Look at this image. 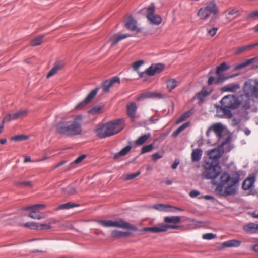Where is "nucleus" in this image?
Segmentation results:
<instances>
[{"label": "nucleus", "mask_w": 258, "mask_h": 258, "mask_svg": "<svg viewBox=\"0 0 258 258\" xmlns=\"http://www.w3.org/2000/svg\"><path fill=\"white\" fill-rule=\"evenodd\" d=\"M241 241L236 239L227 240V247H237L240 245Z\"/></svg>", "instance_id": "obj_40"}, {"label": "nucleus", "mask_w": 258, "mask_h": 258, "mask_svg": "<svg viewBox=\"0 0 258 258\" xmlns=\"http://www.w3.org/2000/svg\"><path fill=\"white\" fill-rule=\"evenodd\" d=\"M160 96V94H156L153 92H145L141 94L137 98V100H141L145 98H153L157 96Z\"/></svg>", "instance_id": "obj_32"}, {"label": "nucleus", "mask_w": 258, "mask_h": 258, "mask_svg": "<svg viewBox=\"0 0 258 258\" xmlns=\"http://www.w3.org/2000/svg\"><path fill=\"white\" fill-rule=\"evenodd\" d=\"M120 79L119 77L115 76L111 78L109 80L104 81L101 85V87L105 92H107L109 90V88L114 85L115 83L120 84Z\"/></svg>", "instance_id": "obj_17"}, {"label": "nucleus", "mask_w": 258, "mask_h": 258, "mask_svg": "<svg viewBox=\"0 0 258 258\" xmlns=\"http://www.w3.org/2000/svg\"><path fill=\"white\" fill-rule=\"evenodd\" d=\"M247 46L248 49H252L255 47L258 46V42L254 44L247 45Z\"/></svg>", "instance_id": "obj_64"}, {"label": "nucleus", "mask_w": 258, "mask_h": 258, "mask_svg": "<svg viewBox=\"0 0 258 258\" xmlns=\"http://www.w3.org/2000/svg\"><path fill=\"white\" fill-rule=\"evenodd\" d=\"M51 228V226L49 224H42L38 225L37 230L49 229Z\"/></svg>", "instance_id": "obj_54"}, {"label": "nucleus", "mask_w": 258, "mask_h": 258, "mask_svg": "<svg viewBox=\"0 0 258 258\" xmlns=\"http://www.w3.org/2000/svg\"><path fill=\"white\" fill-rule=\"evenodd\" d=\"M46 207L44 204H36L32 206L31 212L32 213H36L39 212V210L43 209Z\"/></svg>", "instance_id": "obj_43"}, {"label": "nucleus", "mask_w": 258, "mask_h": 258, "mask_svg": "<svg viewBox=\"0 0 258 258\" xmlns=\"http://www.w3.org/2000/svg\"><path fill=\"white\" fill-rule=\"evenodd\" d=\"M28 137L27 136L21 135H17L13 137L12 138V140L15 141H21L27 139Z\"/></svg>", "instance_id": "obj_49"}, {"label": "nucleus", "mask_w": 258, "mask_h": 258, "mask_svg": "<svg viewBox=\"0 0 258 258\" xmlns=\"http://www.w3.org/2000/svg\"><path fill=\"white\" fill-rule=\"evenodd\" d=\"M83 116L77 115L73 121L59 122L56 125L57 131L60 134L72 137L80 135L82 132Z\"/></svg>", "instance_id": "obj_2"}, {"label": "nucleus", "mask_w": 258, "mask_h": 258, "mask_svg": "<svg viewBox=\"0 0 258 258\" xmlns=\"http://www.w3.org/2000/svg\"><path fill=\"white\" fill-rule=\"evenodd\" d=\"M44 38L43 35L36 37L31 41L30 44L32 46H36L42 44Z\"/></svg>", "instance_id": "obj_39"}, {"label": "nucleus", "mask_w": 258, "mask_h": 258, "mask_svg": "<svg viewBox=\"0 0 258 258\" xmlns=\"http://www.w3.org/2000/svg\"><path fill=\"white\" fill-rule=\"evenodd\" d=\"M29 217L32 219H41L42 218V216L39 214H35V213H30L28 215Z\"/></svg>", "instance_id": "obj_58"}, {"label": "nucleus", "mask_w": 258, "mask_h": 258, "mask_svg": "<svg viewBox=\"0 0 258 258\" xmlns=\"http://www.w3.org/2000/svg\"><path fill=\"white\" fill-rule=\"evenodd\" d=\"M98 91V88H96L92 90L87 95L86 98L82 101L78 103L75 108L76 109H81L86 105L91 102L93 98L95 96Z\"/></svg>", "instance_id": "obj_16"}, {"label": "nucleus", "mask_w": 258, "mask_h": 258, "mask_svg": "<svg viewBox=\"0 0 258 258\" xmlns=\"http://www.w3.org/2000/svg\"><path fill=\"white\" fill-rule=\"evenodd\" d=\"M224 130V126L220 123H214L211 126L206 132L207 136H209L211 132L213 131L218 138L220 139L222 136V132Z\"/></svg>", "instance_id": "obj_15"}, {"label": "nucleus", "mask_w": 258, "mask_h": 258, "mask_svg": "<svg viewBox=\"0 0 258 258\" xmlns=\"http://www.w3.org/2000/svg\"><path fill=\"white\" fill-rule=\"evenodd\" d=\"M64 66V62L62 60L56 61L54 64L53 67L51 69L47 75V78H49L54 75L58 71L61 69Z\"/></svg>", "instance_id": "obj_20"}, {"label": "nucleus", "mask_w": 258, "mask_h": 258, "mask_svg": "<svg viewBox=\"0 0 258 258\" xmlns=\"http://www.w3.org/2000/svg\"><path fill=\"white\" fill-rule=\"evenodd\" d=\"M144 61L138 60L133 63V68L134 71H138V69L144 63Z\"/></svg>", "instance_id": "obj_50"}, {"label": "nucleus", "mask_w": 258, "mask_h": 258, "mask_svg": "<svg viewBox=\"0 0 258 258\" xmlns=\"http://www.w3.org/2000/svg\"><path fill=\"white\" fill-rule=\"evenodd\" d=\"M153 208L156 210H157L160 211H173L172 210H170L169 208H173L174 209H177L180 211L182 210L180 208H177L175 207H173L168 205L163 204H158L154 205L153 206Z\"/></svg>", "instance_id": "obj_24"}, {"label": "nucleus", "mask_w": 258, "mask_h": 258, "mask_svg": "<svg viewBox=\"0 0 258 258\" xmlns=\"http://www.w3.org/2000/svg\"><path fill=\"white\" fill-rule=\"evenodd\" d=\"M150 133L143 135L139 137L135 142L136 145L141 146L145 143L147 141L151 138Z\"/></svg>", "instance_id": "obj_31"}, {"label": "nucleus", "mask_w": 258, "mask_h": 258, "mask_svg": "<svg viewBox=\"0 0 258 258\" xmlns=\"http://www.w3.org/2000/svg\"><path fill=\"white\" fill-rule=\"evenodd\" d=\"M132 149L131 146H127L120 150L118 153L114 154L113 158L116 159L119 158L121 156L125 155Z\"/></svg>", "instance_id": "obj_37"}, {"label": "nucleus", "mask_w": 258, "mask_h": 258, "mask_svg": "<svg viewBox=\"0 0 258 258\" xmlns=\"http://www.w3.org/2000/svg\"><path fill=\"white\" fill-rule=\"evenodd\" d=\"M240 88L238 84H229L227 85V92H235L236 90Z\"/></svg>", "instance_id": "obj_42"}, {"label": "nucleus", "mask_w": 258, "mask_h": 258, "mask_svg": "<svg viewBox=\"0 0 258 258\" xmlns=\"http://www.w3.org/2000/svg\"><path fill=\"white\" fill-rule=\"evenodd\" d=\"M189 125H190L189 122H186L183 123L182 125H181L180 127H179L175 131H174L173 133L172 136L174 137L177 136L181 132H182L185 128H186L187 127H188L189 126Z\"/></svg>", "instance_id": "obj_41"}, {"label": "nucleus", "mask_w": 258, "mask_h": 258, "mask_svg": "<svg viewBox=\"0 0 258 258\" xmlns=\"http://www.w3.org/2000/svg\"><path fill=\"white\" fill-rule=\"evenodd\" d=\"M245 97L247 98H258V79H252L246 82L243 88Z\"/></svg>", "instance_id": "obj_9"}, {"label": "nucleus", "mask_w": 258, "mask_h": 258, "mask_svg": "<svg viewBox=\"0 0 258 258\" xmlns=\"http://www.w3.org/2000/svg\"><path fill=\"white\" fill-rule=\"evenodd\" d=\"M216 237V235L213 233H205L203 235L202 238L204 239L211 240L214 239Z\"/></svg>", "instance_id": "obj_53"}, {"label": "nucleus", "mask_w": 258, "mask_h": 258, "mask_svg": "<svg viewBox=\"0 0 258 258\" xmlns=\"http://www.w3.org/2000/svg\"><path fill=\"white\" fill-rule=\"evenodd\" d=\"M100 110L101 109L99 107H94L90 110L89 113L92 114L99 113L100 112Z\"/></svg>", "instance_id": "obj_59"}, {"label": "nucleus", "mask_w": 258, "mask_h": 258, "mask_svg": "<svg viewBox=\"0 0 258 258\" xmlns=\"http://www.w3.org/2000/svg\"><path fill=\"white\" fill-rule=\"evenodd\" d=\"M11 120H13L12 118V114H9L4 118V119L2 121V122L4 123L5 122L10 121Z\"/></svg>", "instance_id": "obj_60"}, {"label": "nucleus", "mask_w": 258, "mask_h": 258, "mask_svg": "<svg viewBox=\"0 0 258 258\" xmlns=\"http://www.w3.org/2000/svg\"><path fill=\"white\" fill-rule=\"evenodd\" d=\"M28 110L27 109L20 110L17 112L12 114L13 119H17L18 118H23L26 116L28 114Z\"/></svg>", "instance_id": "obj_36"}, {"label": "nucleus", "mask_w": 258, "mask_h": 258, "mask_svg": "<svg viewBox=\"0 0 258 258\" xmlns=\"http://www.w3.org/2000/svg\"><path fill=\"white\" fill-rule=\"evenodd\" d=\"M38 225V224L37 223L31 222H27L24 224V226L26 227H28L32 229H37Z\"/></svg>", "instance_id": "obj_48"}, {"label": "nucleus", "mask_w": 258, "mask_h": 258, "mask_svg": "<svg viewBox=\"0 0 258 258\" xmlns=\"http://www.w3.org/2000/svg\"><path fill=\"white\" fill-rule=\"evenodd\" d=\"M227 100L228 103H227V118H231L232 114L230 109H235L238 108L241 105L242 107L245 111V113H248L249 110H251V101L250 98L247 99L244 102V103L239 100V96L234 95H227Z\"/></svg>", "instance_id": "obj_4"}, {"label": "nucleus", "mask_w": 258, "mask_h": 258, "mask_svg": "<svg viewBox=\"0 0 258 258\" xmlns=\"http://www.w3.org/2000/svg\"><path fill=\"white\" fill-rule=\"evenodd\" d=\"M194 113L193 110H189L183 114H182L178 119L176 120V123L178 124L184 120H185L187 118L189 117Z\"/></svg>", "instance_id": "obj_38"}, {"label": "nucleus", "mask_w": 258, "mask_h": 258, "mask_svg": "<svg viewBox=\"0 0 258 258\" xmlns=\"http://www.w3.org/2000/svg\"><path fill=\"white\" fill-rule=\"evenodd\" d=\"M243 173L242 170H237L233 162L227 164V183L239 186V182L242 179L241 176H244V174L243 175Z\"/></svg>", "instance_id": "obj_6"}, {"label": "nucleus", "mask_w": 258, "mask_h": 258, "mask_svg": "<svg viewBox=\"0 0 258 258\" xmlns=\"http://www.w3.org/2000/svg\"><path fill=\"white\" fill-rule=\"evenodd\" d=\"M155 7L151 6L147 8V18L153 24L159 25L162 22V18L158 15L154 14Z\"/></svg>", "instance_id": "obj_11"}, {"label": "nucleus", "mask_w": 258, "mask_h": 258, "mask_svg": "<svg viewBox=\"0 0 258 258\" xmlns=\"http://www.w3.org/2000/svg\"><path fill=\"white\" fill-rule=\"evenodd\" d=\"M125 27L132 31L137 32L141 31V29L137 27V21L131 15H127L124 20Z\"/></svg>", "instance_id": "obj_14"}, {"label": "nucleus", "mask_w": 258, "mask_h": 258, "mask_svg": "<svg viewBox=\"0 0 258 258\" xmlns=\"http://www.w3.org/2000/svg\"><path fill=\"white\" fill-rule=\"evenodd\" d=\"M131 234L130 232H124L118 230H113L111 232V236L114 239H119L129 236Z\"/></svg>", "instance_id": "obj_22"}, {"label": "nucleus", "mask_w": 258, "mask_h": 258, "mask_svg": "<svg viewBox=\"0 0 258 258\" xmlns=\"http://www.w3.org/2000/svg\"><path fill=\"white\" fill-rule=\"evenodd\" d=\"M17 185L19 186H30L31 187L32 186V184L31 182L30 181H25L17 183Z\"/></svg>", "instance_id": "obj_55"}, {"label": "nucleus", "mask_w": 258, "mask_h": 258, "mask_svg": "<svg viewBox=\"0 0 258 258\" xmlns=\"http://www.w3.org/2000/svg\"><path fill=\"white\" fill-rule=\"evenodd\" d=\"M227 153L230 152L234 148V145L232 142L235 140L236 138L233 139V135L227 129Z\"/></svg>", "instance_id": "obj_25"}, {"label": "nucleus", "mask_w": 258, "mask_h": 258, "mask_svg": "<svg viewBox=\"0 0 258 258\" xmlns=\"http://www.w3.org/2000/svg\"><path fill=\"white\" fill-rule=\"evenodd\" d=\"M254 58H251L249 59H246L244 61L237 64L233 67V69L234 70H238L241 68H243L246 66H247L251 63H252L254 61Z\"/></svg>", "instance_id": "obj_35"}, {"label": "nucleus", "mask_w": 258, "mask_h": 258, "mask_svg": "<svg viewBox=\"0 0 258 258\" xmlns=\"http://www.w3.org/2000/svg\"><path fill=\"white\" fill-rule=\"evenodd\" d=\"M76 206H77L76 204L71 202H68L67 203L60 205L57 208V209H68Z\"/></svg>", "instance_id": "obj_45"}, {"label": "nucleus", "mask_w": 258, "mask_h": 258, "mask_svg": "<svg viewBox=\"0 0 258 258\" xmlns=\"http://www.w3.org/2000/svg\"><path fill=\"white\" fill-rule=\"evenodd\" d=\"M180 227L179 226L175 225L165 224L160 223L152 227H144L141 231L145 232H151L154 233L165 232L169 229H177Z\"/></svg>", "instance_id": "obj_10"}, {"label": "nucleus", "mask_w": 258, "mask_h": 258, "mask_svg": "<svg viewBox=\"0 0 258 258\" xmlns=\"http://www.w3.org/2000/svg\"><path fill=\"white\" fill-rule=\"evenodd\" d=\"M123 127V120L118 119L98 125L95 132L98 137L105 138L118 133Z\"/></svg>", "instance_id": "obj_3"}, {"label": "nucleus", "mask_w": 258, "mask_h": 258, "mask_svg": "<svg viewBox=\"0 0 258 258\" xmlns=\"http://www.w3.org/2000/svg\"><path fill=\"white\" fill-rule=\"evenodd\" d=\"M239 186L233 185L232 183H227V196L235 195L238 190Z\"/></svg>", "instance_id": "obj_33"}, {"label": "nucleus", "mask_w": 258, "mask_h": 258, "mask_svg": "<svg viewBox=\"0 0 258 258\" xmlns=\"http://www.w3.org/2000/svg\"><path fill=\"white\" fill-rule=\"evenodd\" d=\"M218 12L216 4L212 2L209 5L200 8L197 13V15L202 20L207 19L211 15H213L212 17H215L216 19V15H217Z\"/></svg>", "instance_id": "obj_7"}, {"label": "nucleus", "mask_w": 258, "mask_h": 258, "mask_svg": "<svg viewBox=\"0 0 258 258\" xmlns=\"http://www.w3.org/2000/svg\"><path fill=\"white\" fill-rule=\"evenodd\" d=\"M130 36L131 35L129 34H119L112 36L110 39V41L111 42V46H115L119 41Z\"/></svg>", "instance_id": "obj_23"}, {"label": "nucleus", "mask_w": 258, "mask_h": 258, "mask_svg": "<svg viewBox=\"0 0 258 258\" xmlns=\"http://www.w3.org/2000/svg\"><path fill=\"white\" fill-rule=\"evenodd\" d=\"M141 174V172L140 171H138L135 173L134 174H127L123 175V178L125 180H128L132 179H134L139 175H140Z\"/></svg>", "instance_id": "obj_46"}, {"label": "nucleus", "mask_w": 258, "mask_h": 258, "mask_svg": "<svg viewBox=\"0 0 258 258\" xmlns=\"http://www.w3.org/2000/svg\"><path fill=\"white\" fill-rule=\"evenodd\" d=\"M255 181V177L254 175H251L246 178L242 182V188L243 190L250 189L254 185Z\"/></svg>", "instance_id": "obj_19"}, {"label": "nucleus", "mask_w": 258, "mask_h": 258, "mask_svg": "<svg viewBox=\"0 0 258 258\" xmlns=\"http://www.w3.org/2000/svg\"><path fill=\"white\" fill-rule=\"evenodd\" d=\"M228 14L230 15H235V17H237L240 15L239 10L236 9H232L229 11Z\"/></svg>", "instance_id": "obj_56"}, {"label": "nucleus", "mask_w": 258, "mask_h": 258, "mask_svg": "<svg viewBox=\"0 0 258 258\" xmlns=\"http://www.w3.org/2000/svg\"><path fill=\"white\" fill-rule=\"evenodd\" d=\"M248 49L247 46L244 45L237 48L234 51L235 54H238Z\"/></svg>", "instance_id": "obj_52"}, {"label": "nucleus", "mask_w": 258, "mask_h": 258, "mask_svg": "<svg viewBox=\"0 0 258 258\" xmlns=\"http://www.w3.org/2000/svg\"><path fill=\"white\" fill-rule=\"evenodd\" d=\"M66 161L63 160L58 164H57L55 166H54L53 169H56L60 166H61L62 165H64L66 163Z\"/></svg>", "instance_id": "obj_63"}, {"label": "nucleus", "mask_w": 258, "mask_h": 258, "mask_svg": "<svg viewBox=\"0 0 258 258\" xmlns=\"http://www.w3.org/2000/svg\"><path fill=\"white\" fill-rule=\"evenodd\" d=\"M215 19V17H211L209 23L206 25L208 33H209L212 37L215 35L217 31V28L216 27H212L211 28V26L212 25V23L214 21Z\"/></svg>", "instance_id": "obj_28"}, {"label": "nucleus", "mask_w": 258, "mask_h": 258, "mask_svg": "<svg viewBox=\"0 0 258 258\" xmlns=\"http://www.w3.org/2000/svg\"><path fill=\"white\" fill-rule=\"evenodd\" d=\"M226 80V62H223L220 66L217 67L216 72V77L211 76L208 80V85L213 83L221 84Z\"/></svg>", "instance_id": "obj_8"}, {"label": "nucleus", "mask_w": 258, "mask_h": 258, "mask_svg": "<svg viewBox=\"0 0 258 258\" xmlns=\"http://www.w3.org/2000/svg\"><path fill=\"white\" fill-rule=\"evenodd\" d=\"M254 17H258V10H256L249 13L247 14L246 18L247 19H250Z\"/></svg>", "instance_id": "obj_57"}, {"label": "nucleus", "mask_w": 258, "mask_h": 258, "mask_svg": "<svg viewBox=\"0 0 258 258\" xmlns=\"http://www.w3.org/2000/svg\"><path fill=\"white\" fill-rule=\"evenodd\" d=\"M211 91H208L204 89L202 90L200 92H198L197 95V98L199 101V102L202 103L205 98L210 93Z\"/></svg>", "instance_id": "obj_34"}, {"label": "nucleus", "mask_w": 258, "mask_h": 258, "mask_svg": "<svg viewBox=\"0 0 258 258\" xmlns=\"http://www.w3.org/2000/svg\"><path fill=\"white\" fill-rule=\"evenodd\" d=\"M181 221L180 216H167L164 218V221L167 224L173 223L172 225H177V224Z\"/></svg>", "instance_id": "obj_29"}, {"label": "nucleus", "mask_w": 258, "mask_h": 258, "mask_svg": "<svg viewBox=\"0 0 258 258\" xmlns=\"http://www.w3.org/2000/svg\"><path fill=\"white\" fill-rule=\"evenodd\" d=\"M164 68V66L161 63L153 64L146 70L147 75L152 76L161 72Z\"/></svg>", "instance_id": "obj_18"}, {"label": "nucleus", "mask_w": 258, "mask_h": 258, "mask_svg": "<svg viewBox=\"0 0 258 258\" xmlns=\"http://www.w3.org/2000/svg\"><path fill=\"white\" fill-rule=\"evenodd\" d=\"M97 223L104 227H117L122 229H127L134 231H137L138 228L121 218H118L114 220H99Z\"/></svg>", "instance_id": "obj_5"}, {"label": "nucleus", "mask_w": 258, "mask_h": 258, "mask_svg": "<svg viewBox=\"0 0 258 258\" xmlns=\"http://www.w3.org/2000/svg\"><path fill=\"white\" fill-rule=\"evenodd\" d=\"M179 84V82L175 79L171 78L166 81L167 88L169 91H171L178 86Z\"/></svg>", "instance_id": "obj_30"}, {"label": "nucleus", "mask_w": 258, "mask_h": 258, "mask_svg": "<svg viewBox=\"0 0 258 258\" xmlns=\"http://www.w3.org/2000/svg\"><path fill=\"white\" fill-rule=\"evenodd\" d=\"M199 195H200V192L196 190H191L189 193L190 196L192 198H195Z\"/></svg>", "instance_id": "obj_62"}, {"label": "nucleus", "mask_w": 258, "mask_h": 258, "mask_svg": "<svg viewBox=\"0 0 258 258\" xmlns=\"http://www.w3.org/2000/svg\"><path fill=\"white\" fill-rule=\"evenodd\" d=\"M216 109V116L219 118L226 117V96H224L218 104L214 105Z\"/></svg>", "instance_id": "obj_13"}, {"label": "nucleus", "mask_w": 258, "mask_h": 258, "mask_svg": "<svg viewBox=\"0 0 258 258\" xmlns=\"http://www.w3.org/2000/svg\"><path fill=\"white\" fill-rule=\"evenodd\" d=\"M202 153V150L200 148L193 150L191 154L192 161L194 162L199 161L201 159Z\"/></svg>", "instance_id": "obj_26"}, {"label": "nucleus", "mask_w": 258, "mask_h": 258, "mask_svg": "<svg viewBox=\"0 0 258 258\" xmlns=\"http://www.w3.org/2000/svg\"><path fill=\"white\" fill-rule=\"evenodd\" d=\"M226 144V140L223 141L220 146H219L217 148L213 149L210 150L208 155L210 158L209 161L212 160H216L220 158L224 153L223 146Z\"/></svg>", "instance_id": "obj_12"}, {"label": "nucleus", "mask_w": 258, "mask_h": 258, "mask_svg": "<svg viewBox=\"0 0 258 258\" xmlns=\"http://www.w3.org/2000/svg\"><path fill=\"white\" fill-rule=\"evenodd\" d=\"M86 158L85 155H82L79 157H78L73 162L71 163L69 167L68 168V170H70L74 167V165L75 164H78L81 162L85 158Z\"/></svg>", "instance_id": "obj_44"}, {"label": "nucleus", "mask_w": 258, "mask_h": 258, "mask_svg": "<svg viewBox=\"0 0 258 258\" xmlns=\"http://www.w3.org/2000/svg\"><path fill=\"white\" fill-rule=\"evenodd\" d=\"M201 174L203 178L212 179V184L216 186L215 192L219 196H226V172L214 160L206 161Z\"/></svg>", "instance_id": "obj_1"}, {"label": "nucleus", "mask_w": 258, "mask_h": 258, "mask_svg": "<svg viewBox=\"0 0 258 258\" xmlns=\"http://www.w3.org/2000/svg\"><path fill=\"white\" fill-rule=\"evenodd\" d=\"M66 192L68 195H74L76 192V189L72 186H68L65 189Z\"/></svg>", "instance_id": "obj_51"}, {"label": "nucleus", "mask_w": 258, "mask_h": 258, "mask_svg": "<svg viewBox=\"0 0 258 258\" xmlns=\"http://www.w3.org/2000/svg\"><path fill=\"white\" fill-rule=\"evenodd\" d=\"M162 157V156L159 154L158 153H154L152 155V159L154 161H156L157 160L160 159Z\"/></svg>", "instance_id": "obj_61"}, {"label": "nucleus", "mask_w": 258, "mask_h": 258, "mask_svg": "<svg viewBox=\"0 0 258 258\" xmlns=\"http://www.w3.org/2000/svg\"><path fill=\"white\" fill-rule=\"evenodd\" d=\"M154 148L153 143L148 145L144 146L141 151V154H144L152 150Z\"/></svg>", "instance_id": "obj_47"}, {"label": "nucleus", "mask_w": 258, "mask_h": 258, "mask_svg": "<svg viewBox=\"0 0 258 258\" xmlns=\"http://www.w3.org/2000/svg\"><path fill=\"white\" fill-rule=\"evenodd\" d=\"M257 225L254 223H249L243 227V230L247 233L253 234L257 232Z\"/></svg>", "instance_id": "obj_21"}, {"label": "nucleus", "mask_w": 258, "mask_h": 258, "mask_svg": "<svg viewBox=\"0 0 258 258\" xmlns=\"http://www.w3.org/2000/svg\"><path fill=\"white\" fill-rule=\"evenodd\" d=\"M137 109V106L135 103L132 102L127 106V113L128 116L134 119L135 113Z\"/></svg>", "instance_id": "obj_27"}]
</instances>
